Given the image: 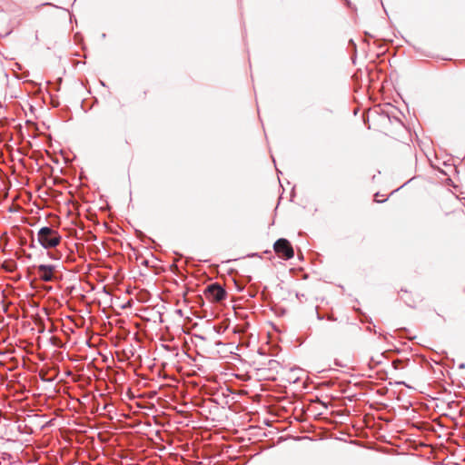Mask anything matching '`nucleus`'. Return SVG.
I'll return each mask as SVG.
<instances>
[{"mask_svg":"<svg viewBox=\"0 0 465 465\" xmlns=\"http://www.w3.org/2000/svg\"><path fill=\"white\" fill-rule=\"evenodd\" d=\"M61 240L62 236L58 231L53 229L52 227H42L37 232L38 242L43 248L46 250L58 246L61 242Z\"/></svg>","mask_w":465,"mask_h":465,"instance_id":"nucleus-1","label":"nucleus"},{"mask_svg":"<svg viewBox=\"0 0 465 465\" xmlns=\"http://www.w3.org/2000/svg\"><path fill=\"white\" fill-rule=\"evenodd\" d=\"M275 252L285 260H290L293 257L294 252L290 242L284 238L277 240L273 245Z\"/></svg>","mask_w":465,"mask_h":465,"instance_id":"nucleus-2","label":"nucleus"},{"mask_svg":"<svg viewBox=\"0 0 465 465\" xmlns=\"http://www.w3.org/2000/svg\"><path fill=\"white\" fill-rule=\"evenodd\" d=\"M204 294L211 302H221L226 296L225 291L218 283H213L207 286Z\"/></svg>","mask_w":465,"mask_h":465,"instance_id":"nucleus-3","label":"nucleus"},{"mask_svg":"<svg viewBox=\"0 0 465 465\" xmlns=\"http://www.w3.org/2000/svg\"><path fill=\"white\" fill-rule=\"evenodd\" d=\"M39 278L44 282H53L54 280L55 265L40 264L36 267Z\"/></svg>","mask_w":465,"mask_h":465,"instance_id":"nucleus-4","label":"nucleus"},{"mask_svg":"<svg viewBox=\"0 0 465 465\" xmlns=\"http://www.w3.org/2000/svg\"><path fill=\"white\" fill-rule=\"evenodd\" d=\"M391 118L393 119V121L397 124H399L402 128H405V124H404V122H403V119L405 118V115L403 114V113L401 111H398L397 114L396 113H391Z\"/></svg>","mask_w":465,"mask_h":465,"instance_id":"nucleus-5","label":"nucleus"},{"mask_svg":"<svg viewBox=\"0 0 465 465\" xmlns=\"http://www.w3.org/2000/svg\"><path fill=\"white\" fill-rule=\"evenodd\" d=\"M408 425H409V431L411 430V429H416V430H420L421 429V425H420L418 422H414V421H411L410 419H409V422H408Z\"/></svg>","mask_w":465,"mask_h":465,"instance_id":"nucleus-6","label":"nucleus"},{"mask_svg":"<svg viewBox=\"0 0 465 465\" xmlns=\"http://www.w3.org/2000/svg\"><path fill=\"white\" fill-rule=\"evenodd\" d=\"M375 201L378 202V203H382V202L385 201V199H381V197H379V193H376Z\"/></svg>","mask_w":465,"mask_h":465,"instance_id":"nucleus-7","label":"nucleus"},{"mask_svg":"<svg viewBox=\"0 0 465 465\" xmlns=\"http://www.w3.org/2000/svg\"><path fill=\"white\" fill-rule=\"evenodd\" d=\"M375 201L378 202V203H382V202L385 201V199H381V197H379V193H376Z\"/></svg>","mask_w":465,"mask_h":465,"instance_id":"nucleus-8","label":"nucleus"},{"mask_svg":"<svg viewBox=\"0 0 465 465\" xmlns=\"http://www.w3.org/2000/svg\"><path fill=\"white\" fill-rule=\"evenodd\" d=\"M48 255H49V257H50V258H52V259H54V260H57V259H58V257L54 256L52 252H48Z\"/></svg>","mask_w":465,"mask_h":465,"instance_id":"nucleus-9","label":"nucleus"},{"mask_svg":"<svg viewBox=\"0 0 465 465\" xmlns=\"http://www.w3.org/2000/svg\"><path fill=\"white\" fill-rule=\"evenodd\" d=\"M465 368V363H460L459 364V369H464Z\"/></svg>","mask_w":465,"mask_h":465,"instance_id":"nucleus-10","label":"nucleus"},{"mask_svg":"<svg viewBox=\"0 0 465 465\" xmlns=\"http://www.w3.org/2000/svg\"><path fill=\"white\" fill-rule=\"evenodd\" d=\"M408 442H409V449L411 447V444H412V440L411 439L408 440Z\"/></svg>","mask_w":465,"mask_h":465,"instance_id":"nucleus-11","label":"nucleus"},{"mask_svg":"<svg viewBox=\"0 0 465 465\" xmlns=\"http://www.w3.org/2000/svg\"><path fill=\"white\" fill-rule=\"evenodd\" d=\"M408 133H409V136H410V138L411 139L412 134H411V130H410V129L408 130Z\"/></svg>","mask_w":465,"mask_h":465,"instance_id":"nucleus-12","label":"nucleus"},{"mask_svg":"<svg viewBox=\"0 0 465 465\" xmlns=\"http://www.w3.org/2000/svg\"><path fill=\"white\" fill-rule=\"evenodd\" d=\"M408 389L409 390H413V388L411 386H410V385L408 386Z\"/></svg>","mask_w":465,"mask_h":465,"instance_id":"nucleus-13","label":"nucleus"}]
</instances>
